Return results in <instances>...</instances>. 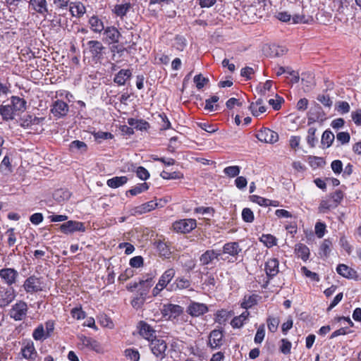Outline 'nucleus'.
I'll return each mask as SVG.
<instances>
[{
	"label": "nucleus",
	"mask_w": 361,
	"mask_h": 361,
	"mask_svg": "<svg viewBox=\"0 0 361 361\" xmlns=\"http://www.w3.org/2000/svg\"><path fill=\"white\" fill-rule=\"evenodd\" d=\"M317 128L314 127L309 128L306 137L307 142L310 147H314L318 142V138L316 137Z\"/></svg>",
	"instance_id": "41"
},
{
	"label": "nucleus",
	"mask_w": 361,
	"mask_h": 361,
	"mask_svg": "<svg viewBox=\"0 0 361 361\" xmlns=\"http://www.w3.org/2000/svg\"><path fill=\"white\" fill-rule=\"evenodd\" d=\"M275 16L281 22L290 23L291 15L286 11L278 12L276 13Z\"/></svg>",
	"instance_id": "63"
},
{
	"label": "nucleus",
	"mask_w": 361,
	"mask_h": 361,
	"mask_svg": "<svg viewBox=\"0 0 361 361\" xmlns=\"http://www.w3.org/2000/svg\"><path fill=\"white\" fill-rule=\"evenodd\" d=\"M11 102L12 108L13 109L15 112L17 111H24L26 109V102L25 99L16 97L13 96L11 98Z\"/></svg>",
	"instance_id": "32"
},
{
	"label": "nucleus",
	"mask_w": 361,
	"mask_h": 361,
	"mask_svg": "<svg viewBox=\"0 0 361 361\" xmlns=\"http://www.w3.org/2000/svg\"><path fill=\"white\" fill-rule=\"evenodd\" d=\"M150 349L152 353L160 359H163L165 357V352L167 348L166 342L161 338L152 339L150 344Z\"/></svg>",
	"instance_id": "8"
},
{
	"label": "nucleus",
	"mask_w": 361,
	"mask_h": 361,
	"mask_svg": "<svg viewBox=\"0 0 361 361\" xmlns=\"http://www.w3.org/2000/svg\"><path fill=\"white\" fill-rule=\"evenodd\" d=\"M301 271L306 277L310 278L312 281L317 282L319 281L318 274L315 272L310 271L307 267H302L301 268Z\"/></svg>",
	"instance_id": "60"
},
{
	"label": "nucleus",
	"mask_w": 361,
	"mask_h": 361,
	"mask_svg": "<svg viewBox=\"0 0 361 361\" xmlns=\"http://www.w3.org/2000/svg\"><path fill=\"white\" fill-rule=\"evenodd\" d=\"M87 44L89 51L93 59H99L102 58L105 47L101 42L97 40H90Z\"/></svg>",
	"instance_id": "13"
},
{
	"label": "nucleus",
	"mask_w": 361,
	"mask_h": 361,
	"mask_svg": "<svg viewBox=\"0 0 361 361\" xmlns=\"http://www.w3.org/2000/svg\"><path fill=\"white\" fill-rule=\"evenodd\" d=\"M208 81L209 80L204 78L201 74L197 75L194 77V82L196 84V87L199 90L202 89Z\"/></svg>",
	"instance_id": "64"
},
{
	"label": "nucleus",
	"mask_w": 361,
	"mask_h": 361,
	"mask_svg": "<svg viewBox=\"0 0 361 361\" xmlns=\"http://www.w3.org/2000/svg\"><path fill=\"white\" fill-rule=\"evenodd\" d=\"M337 207L331 196L327 195L322 200L319 207V211L322 213H326L327 211L335 209Z\"/></svg>",
	"instance_id": "26"
},
{
	"label": "nucleus",
	"mask_w": 361,
	"mask_h": 361,
	"mask_svg": "<svg viewBox=\"0 0 361 361\" xmlns=\"http://www.w3.org/2000/svg\"><path fill=\"white\" fill-rule=\"evenodd\" d=\"M257 295H252L248 296H245L243 302H241V307L247 310L249 308H251L252 306L257 304Z\"/></svg>",
	"instance_id": "42"
},
{
	"label": "nucleus",
	"mask_w": 361,
	"mask_h": 361,
	"mask_svg": "<svg viewBox=\"0 0 361 361\" xmlns=\"http://www.w3.org/2000/svg\"><path fill=\"white\" fill-rule=\"evenodd\" d=\"M208 311L207 306L204 303L192 302L188 307L187 312L192 317H199Z\"/></svg>",
	"instance_id": "14"
},
{
	"label": "nucleus",
	"mask_w": 361,
	"mask_h": 361,
	"mask_svg": "<svg viewBox=\"0 0 361 361\" xmlns=\"http://www.w3.org/2000/svg\"><path fill=\"white\" fill-rule=\"evenodd\" d=\"M140 334L145 339L151 342L152 339H154L155 331L147 323L141 322Z\"/></svg>",
	"instance_id": "24"
},
{
	"label": "nucleus",
	"mask_w": 361,
	"mask_h": 361,
	"mask_svg": "<svg viewBox=\"0 0 361 361\" xmlns=\"http://www.w3.org/2000/svg\"><path fill=\"white\" fill-rule=\"evenodd\" d=\"M175 274L176 271L173 268L166 270L159 279V286H161V288H166L170 281L173 279Z\"/></svg>",
	"instance_id": "23"
},
{
	"label": "nucleus",
	"mask_w": 361,
	"mask_h": 361,
	"mask_svg": "<svg viewBox=\"0 0 361 361\" xmlns=\"http://www.w3.org/2000/svg\"><path fill=\"white\" fill-rule=\"evenodd\" d=\"M90 29L96 33H100L104 30V25L101 19L96 16H92L89 20Z\"/></svg>",
	"instance_id": "31"
},
{
	"label": "nucleus",
	"mask_w": 361,
	"mask_h": 361,
	"mask_svg": "<svg viewBox=\"0 0 361 361\" xmlns=\"http://www.w3.org/2000/svg\"><path fill=\"white\" fill-rule=\"evenodd\" d=\"M190 281L183 277L177 278L173 283L170 285L169 290L171 291L176 290L177 289H185L190 286Z\"/></svg>",
	"instance_id": "28"
},
{
	"label": "nucleus",
	"mask_w": 361,
	"mask_h": 361,
	"mask_svg": "<svg viewBox=\"0 0 361 361\" xmlns=\"http://www.w3.org/2000/svg\"><path fill=\"white\" fill-rule=\"evenodd\" d=\"M145 300V296L142 293H140L135 297L131 301L132 306L135 309L140 308L144 304Z\"/></svg>",
	"instance_id": "54"
},
{
	"label": "nucleus",
	"mask_w": 361,
	"mask_h": 361,
	"mask_svg": "<svg viewBox=\"0 0 361 361\" xmlns=\"http://www.w3.org/2000/svg\"><path fill=\"white\" fill-rule=\"evenodd\" d=\"M28 307L25 302L18 300L9 310V317L15 321H21L26 317Z\"/></svg>",
	"instance_id": "1"
},
{
	"label": "nucleus",
	"mask_w": 361,
	"mask_h": 361,
	"mask_svg": "<svg viewBox=\"0 0 361 361\" xmlns=\"http://www.w3.org/2000/svg\"><path fill=\"white\" fill-rule=\"evenodd\" d=\"M50 111L55 117L61 118L68 114L69 106L66 102L57 99L53 102Z\"/></svg>",
	"instance_id": "10"
},
{
	"label": "nucleus",
	"mask_w": 361,
	"mask_h": 361,
	"mask_svg": "<svg viewBox=\"0 0 361 361\" xmlns=\"http://www.w3.org/2000/svg\"><path fill=\"white\" fill-rule=\"evenodd\" d=\"M149 186L147 183H139L134 186L133 188L129 190L127 193H130L131 195H137L142 192L147 190Z\"/></svg>",
	"instance_id": "46"
},
{
	"label": "nucleus",
	"mask_w": 361,
	"mask_h": 361,
	"mask_svg": "<svg viewBox=\"0 0 361 361\" xmlns=\"http://www.w3.org/2000/svg\"><path fill=\"white\" fill-rule=\"evenodd\" d=\"M23 287L27 293L32 294L42 291L44 290V285L41 278L33 275L25 279Z\"/></svg>",
	"instance_id": "2"
},
{
	"label": "nucleus",
	"mask_w": 361,
	"mask_h": 361,
	"mask_svg": "<svg viewBox=\"0 0 361 361\" xmlns=\"http://www.w3.org/2000/svg\"><path fill=\"white\" fill-rule=\"evenodd\" d=\"M271 54L273 56H282L287 52V49L284 46L273 44L270 47Z\"/></svg>",
	"instance_id": "47"
},
{
	"label": "nucleus",
	"mask_w": 361,
	"mask_h": 361,
	"mask_svg": "<svg viewBox=\"0 0 361 361\" xmlns=\"http://www.w3.org/2000/svg\"><path fill=\"white\" fill-rule=\"evenodd\" d=\"M279 260L276 258H271L267 261L265 263V271L269 278L271 279L279 273Z\"/></svg>",
	"instance_id": "17"
},
{
	"label": "nucleus",
	"mask_w": 361,
	"mask_h": 361,
	"mask_svg": "<svg viewBox=\"0 0 361 361\" xmlns=\"http://www.w3.org/2000/svg\"><path fill=\"white\" fill-rule=\"evenodd\" d=\"M315 234L319 238H322L326 232V225L324 223L322 222H317L315 224Z\"/></svg>",
	"instance_id": "62"
},
{
	"label": "nucleus",
	"mask_w": 361,
	"mask_h": 361,
	"mask_svg": "<svg viewBox=\"0 0 361 361\" xmlns=\"http://www.w3.org/2000/svg\"><path fill=\"white\" fill-rule=\"evenodd\" d=\"M260 241L267 247H271L276 245L277 239L271 234H263L260 238Z\"/></svg>",
	"instance_id": "44"
},
{
	"label": "nucleus",
	"mask_w": 361,
	"mask_h": 361,
	"mask_svg": "<svg viewBox=\"0 0 361 361\" xmlns=\"http://www.w3.org/2000/svg\"><path fill=\"white\" fill-rule=\"evenodd\" d=\"M334 138L335 137L332 132L330 130H325L322 136V145L326 146V147H329L331 145Z\"/></svg>",
	"instance_id": "45"
},
{
	"label": "nucleus",
	"mask_w": 361,
	"mask_h": 361,
	"mask_svg": "<svg viewBox=\"0 0 361 361\" xmlns=\"http://www.w3.org/2000/svg\"><path fill=\"white\" fill-rule=\"evenodd\" d=\"M219 101V97L214 95L209 99H206L204 109L209 111L215 110L214 104Z\"/></svg>",
	"instance_id": "57"
},
{
	"label": "nucleus",
	"mask_w": 361,
	"mask_h": 361,
	"mask_svg": "<svg viewBox=\"0 0 361 361\" xmlns=\"http://www.w3.org/2000/svg\"><path fill=\"white\" fill-rule=\"evenodd\" d=\"M240 167L238 166H230L224 169V173L230 178H234L239 175Z\"/></svg>",
	"instance_id": "48"
},
{
	"label": "nucleus",
	"mask_w": 361,
	"mask_h": 361,
	"mask_svg": "<svg viewBox=\"0 0 361 361\" xmlns=\"http://www.w3.org/2000/svg\"><path fill=\"white\" fill-rule=\"evenodd\" d=\"M126 357L131 361H139L140 353L137 350L128 348L125 350Z\"/></svg>",
	"instance_id": "53"
},
{
	"label": "nucleus",
	"mask_w": 361,
	"mask_h": 361,
	"mask_svg": "<svg viewBox=\"0 0 361 361\" xmlns=\"http://www.w3.org/2000/svg\"><path fill=\"white\" fill-rule=\"evenodd\" d=\"M16 293L13 288H0V308L8 307L16 298Z\"/></svg>",
	"instance_id": "7"
},
{
	"label": "nucleus",
	"mask_w": 361,
	"mask_h": 361,
	"mask_svg": "<svg viewBox=\"0 0 361 361\" xmlns=\"http://www.w3.org/2000/svg\"><path fill=\"white\" fill-rule=\"evenodd\" d=\"M284 101V99L281 97L276 95V99H270L268 102L269 105H271L274 110H279L281 109V103Z\"/></svg>",
	"instance_id": "61"
},
{
	"label": "nucleus",
	"mask_w": 361,
	"mask_h": 361,
	"mask_svg": "<svg viewBox=\"0 0 361 361\" xmlns=\"http://www.w3.org/2000/svg\"><path fill=\"white\" fill-rule=\"evenodd\" d=\"M49 337L50 336L47 335L43 324L38 325L32 332V338L35 341H42Z\"/></svg>",
	"instance_id": "35"
},
{
	"label": "nucleus",
	"mask_w": 361,
	"mask_h": 361,
	"mask_svg": "<svg viewBox=\"0 0 361 361\" xmlns=\"http://www.w3.org/2000/svg\"><path fill=\"white\" fill-rule=\"evenodd\" d=\"M197 226L196 220L194 219H184L175 221L173 224V229L177 233H188Z\"/></svg>",
	"instance_id": "4"
},
{
	"label": "nucleus",
	"mask_w": 361,
	"mask_h": 361,
	"mask_svg": "<svg viewBox=\"0 0 361 361\" xmlns=\"http://www.w3.org/2000/svg\"><path fill=\"white\" fill-rule=\"evenodd\" d=\"M263 103L262 98H259L255 102L251 103L250 109L254 116H259L266 111L267 108L263 105Z\"/></svg>",
	"instance_id": "27"
},
{
	"label": "nucleus",
	"mask_w": 361,
	"mask_h": 361,
	"mask_svg": "<svg viewBox=\"0 0 361 361\" xmlns=\"http://www.w3.org/2000/svg\"><path fill=\"white\" fill-rule=\"evenodd\" d=\"M223 334L219 330H213L209 335V345L212 349L219 348L222 345Z\"/></svg>",
	"instance_id": "19"
},
{
	"label": "nucleus",
	"mask_w": 361,
	"mask_h": 361,
	"mask_svg": "<svg viewBox=\"0 0 361 361\" xmlns=\"http://www.w3.org/2000/svg\"><path fill=\"white\" fill-rule=\"evenodd\" d=\"M272 85V80H268L264 83H259L256 87L255 90L262 97H267L269 96V92L274 94Z\"/></svg>",
	"instance_id": "22"
},
{
	"label": "nucleus",
	"mask_w": 361,
	"mask_h": 361,
	"mask_svg": "<svg viewBox=\"0 0 361 361\" xmlns=\"http://www.w3.org/2000/svg\"><path fill=\"white\" fill-rule=\"evenodd\" d=\"M28 8L32 14H37L44 18H46L49 13L47 0H29Z\"/></svg>",
	"instance_id": "5"
},
{
	"label": "nucleus",
	"mask_w": 361,
	"mask_h": 361,
	"mask_svg": "<svg viewBox=\"0 0 361 361\" xmlns=\"http://www.w3.org/2000/svg\"><path fill=\"white\" fill-rule=\"evenodd\" d=\"M15 111L11 105H0V114L3 120L8 121L14 118Z\"/></svg>",
	"instance_id": "36"
},
{
	"label": "nucleus",
	"mask_w": 361,
	"mask_h": 361,
	"mask_svg": "<svg viewBox=\"0 0 361 361\" xmlns=\"http://www.w3.org/2000/svg\"><path fill=\"white\" fill-rule=\"evenodd\" d=\"M42 118L32 116L31 115H25L20 118V125L23 128H27L31 125H36L39 123Z\"/></svg>",
	"instance_id": "37"
},
{
	"label": "nucleus",
	"mask_w": 361,
	"mask_h": 361,
	"mask_svg": "<svg viewBox=\"0 0 361 361\" xmlns=\"http://www.w3.org/2000/svg\"><path fill=\"white\" fill-rule=\"evenodd\" d=\"M19 274L13 268H3L0 269V279L7 287L13 288L18 281Z\"/></svg>",
	"instance_id": "3"
},
{
	"label": "nucleus",
	"mask_w": 361,
	"mask_h": 361,
	"mask_svg": "<svg viewBox=\"0 0 361 361\" xmlns=\"http://www.w3.org/2000/svg\"><path fill=\"white\" fill-rule=\"evenodd\" d=\"M186 39L181 36L175 38L173 47L178 51H183L186 47Z\"/></svg>",
	"instance_id": "55"
},
{
	"label": "nucleus",
	"mask_w": 361,
	"mask_h": 361,
	"mask_svg": "<svg viewBox=\"0 0 361 361\" xmlns=\"http://www.w3.org/2000/svg\"><path fill=\"white\" fill-rule=\"evenodd\" d=\"M6 235L8 236L7 243L8 246H13L17 240L16 234L14 232V228H8L6 232Z\"/></svg>",
	"instance_id": "58"
},
{
	"label": "nucleus",
	"mask_w": 361,
	"mask_h": 361,
	"mask_svg": "<svg viewBox=\"0 0 361 361\" xmlns=\"http://www.w3.org/2000/svg\"><path fill=\"white\" fill-rule=\"evenodd\" d=\"M250 200L252 202L256 203L260 206L267 207V206H269V199H266L264 197H260V196H258L256 195H250Z\"/></svg>",
	"instance_id": "52"
},
{
	"label": "nucleus",
	"mask_w": 361,
	"mask_h": 361,
	"mask_svg": "<svg viewBox=\"0 0 361 361\" xmlns=\"http://www.w3.org/2000/svg\"><path fill=\"white\" fill-rule=\"evenodd\" d=\"M336 271L339 275L349 279H356L357 276L355 270L344 264H338L336 268Z\"/></svg>",
	"instance_id": "20"
},
{
	"label": "nucleus",
	"mask_w": 361,
	"mask_h": 361,
	"mask_svg": "<svg viewBox=\"0 0 361 361\" xmlns=\"http://www.w3.org/2000/svg\"><path fill=\"white\" fill-rule=\"evenodd\" d=\"M132 76L129 69H121L114 77V81L118 85H124L126 82Z\"/></svg>",
	"instance_id": "25"
},
{
	"label": "nucleus",
	"mask_w": 361,
	"mask_h": 361,
	"mask_svg": "<svg viewBox=\"0 0 361 361\" xmlns=\"http://www.w3.org/2000/svg\"><path fill=\"white\" fill-rule=\"evenodd\" d=\"M256 136L259 141L266 143H274L279 140L277 133L269 128H263L260 130Z\"/></svg>",
	"instance_id": "12"
},
{
	"label": "nucleus",
	"mask_w": 361,
	"mask_h": 361,
	"mask_svg": "<svg viewBox=\"0 0 361 361\" xmlns=\"http://www.w3.org/2000/svg\"><path fill=\"white\" fill-rule=\"evenodd\" d=\"M104 30V35L109 44L118 42L121 33L116 27L109 26L106 27Z\"/></svg>",
	"instance_id": "16"
},
{
	"label": "nucleus",
	"mask_w": 361,
	"mask_h": 361,
	"mask_svg": "<svg viewBox=\"0 0 361 361\" xmlns=\"http://www.w3.org/2000/svg\"><path fill=\"white\" fill-rule=\"evenodd\" d=\"M162 315L169 320L178 319L183 313V307L175 304H166L161 310Z\"/></svg>",
	"instance_id": "6"
},
{
	"label": "nucleus",
	"mask_w": 361,
	"mask_h": 361,
	"mask_svg": "<svg viewBox=\"0 0 361 361\" xmlns=\"http://www.w3.org/2000/svg\"><path fill=\"white\" fill-rule=\"evenodd\" d=\"M332 245V243L329 239H325L322 242L320 246V254L323 255L324 257L329 256L331 252V247Z\"/></svg>",
	"instance_id": "49"
},
{
	"label": "nucleus",
	"mask_w": 361,
	"mask_h": 361,
	"mask_svg": "<svg viewBox=\"0 0 361 361\" xmlns=\"http://www.w3.org/2000/svg\"><path fill=\"white\" fill-rule=\"evenodd\" d=\"M295 252L297 256L303 261H307L309 259L310 250L305 245L302 243L295 245Z\"/></svg>",
	"instance_id": "34"
},
{
	"label": "nucleus",
	"mask_w": 361,
	"mask_h": 361,
	"mask_svg": "<svg viewBox=\"0 0 361 361\" xmlns=\"http://www.w3.org/2000/svg\"><path fill=\"white\" fill-rule=\"evenodd\" d=\"M242 219L245 222L252 223L254 219V213L250 208H244L242 211Z\"/></svg>",
	"instance_id": "50"
},
{
	"label": "nucleus",
	"mask_w": 361,
	"mask_h": 361,
	"mask_svg": "<svg viewBox=\"0 0 361 361\" xmlns=\"http://www.w3.org/2000/svg\"><path fill=\"white\" fill-rule=\"evenodd\" d=\"M69 149L73 153L82 154L87 151V146L82 141L74 140L70 143Z\"/></svg>",
	"instance_id": "33"
},
{
	"label": "nucleus",
	"mask_w": 361,
	"mask_h": 361,
	"mask_svg": "<svg viewBox=\"0 0 361 361\" xmlns=\"http://www.w3.org/2000/svg\"><path fill=\"white\" fill-rule=\"evenodd\" d=\"M241 252V248L238 243L236 242H230L226 243L223 246V250L221 251L223 254L229 255L231 257H236Z\"/></svg>",
	"instance_id": "21"
},
{
	"label": "nucleus",
	"mask_w": 361,
	"mask_h": 361,
	"mask_svg": "<svg viewBox=\"0 0 361 361\" xmlns=\"http://www.w3.org/2000/svg\"><path fill=\"white\" fill-rule=\"evenodd\" d=\"M128 181L126 176H116L107 180L106 184L111 188H117L126 184Z\"/></svg>",
	"instance_id": "39"
},
{
	"label": "nucleus",
	"mask_w": 361,
	"mask_h": 361,
	"mask_svg": "<svg viewBox=\"0 0 361 361\" xmlns=\"http://www.w3.org/2000/svg\"><path fill=\"white\" fill-rule=\"evenodd\" d=\"M78 339L80 341V344L84 348H87L97 352L99 351L100 345L95 339L83 335L79 336Z\"/></svg>",
	"instance_id": "18"
},
{
	"label": "nucleus",
	"mask_w": 361,
	"mask_h": 361,
	"mask_svg": "<svg viewBox=\"0 0 361 361\" xmlns=\"http://www.w3.org/2000/svg\"><path fill=\"white\" fill-rule=\"evenodd\" d=\"M61 231L66 234L74 233L75 231L84 232L85 227L82 222L76 221H68L61 225Z\"/></svg>",
	"instance_id": "11"
},
{
	"label": "nucleus",
	"mask_w": 361,
	"mask_h": 361,
	"mask_svg": "<svg viewBox=\"0 0 361 361\" xmlns=\"http://www.w3.org/2000/svg\"><path fill=\"white\" fill-rule=\"evenodd\" d=\"M20 352L23 358L30 361H34L37 356V352L35 348L33 342L31 341L27 342L23 345Z\"/></svg>",
	"instance_id": "15"
},
{
	"label": "nucleus",
	"mask_w": 361,
	"mask_h": 361,
	"mask_svg": "<svg viewBox=\"0 0 361 361\" xmlns=\"http://www.w3.org/2000/svg\"><path fill=\"white\" fill-rule=\"evenodd\" d=\"M249 316L250 312L247 310H245L239 316L235 317L231 320V325L233 328L239 329L243 326L245 321L247 320Z\"/></svg>",
	"instance_id": "30"
},
{
	"label": "nucleus",
	"mask_w": 361,
	"mask_h": 361,
	"mask_svg": "<svg viewBox=\"0 0 361 361\" xmlns=\"http://www.w3.org/2000/svg\"><path fill=\"white\" fill-rule=\"evenodd\" d=\"M156 247L159 252L160 255L165 258L169 257L171 252L169 245L161 240H157L155 242Z\"/></svg>",
	"instance_id": "40"
},
{
	"label": "nucleus",
	"mask_w": 361,
	"mask_h": 361,
	"mask_svg": "<svg viewBox=\"0 0 361 361\" xmlns=\"http://www.w3.org/2000/svg\"><path fill=\"white\" fill-rule=\"evenodd\" d=\"M128 123L138 130H147L149 127V123L143 120H138L135 118H129L128 120Z\"/></svg>",
	"instance_id": "43"
},
{
	"label": "nucleus",
	"mask_w": 361,
	"mask_h": 361,
	"mask_svg": "<svg viewBox=\"0 0 361 361\" xmlns=\"http://www.w3.org/2000/svg\"><path fill=\"white\" fill-rule=\"evenodd\" d=\"M267 322L268 329L273 333L276 331L279 324V319L277 317H269Z\"/></svg>",
	"instance_id": "51"
},
{
	"label": "nucleus",
	"mask_w": 361,
	"mask_h": 361,
	"mask_svg": "<svg viewBox=\"0 0 361 361\" xmlns=\"http://www.w3.org/2000/svg\"><path fill=\"white\" fill-rule=\"evenodd\" d=\"M13 171L11 161L8 156L6 155L0 164V172L4 175L8 176Z\"/></svg>",
	"instance_id": "38"
},
{
	"label": "nucleus",
	"mask_w": 361,
	"mask_h": 361,
	"mask_svg": "<svg viewBox=\"0 0 361 361\" xmlns=\"http://www.w3.org/2000/svg\"><path fill=\"white\" fill-rule=\"evenodd\" d=\"M281 345L280 346L281 352L282 353H283L284 355L289 354L290 353V349H291V346H292L291 343L286 338L281 339Z\"/></svg>",
	"instance_id": "59"
},
{
	"label": "nucleus",
	"mask_w": 361,
	"mask_h": 361,
	"mask_svg": "<svg viewBox=\"0 0 361 361\" xmlns=\"http://www.w3.org/2000/svg\"><path fill=\"white\" fill-rule=\"evenodd\" d=\"M131 8L130 3H125L121 4H116L112 9L113 13L116 16L123 18Z\"/></svg>",
	"instance_id": "29"
},
{
	"label": "nucleus",
	"mask_w": 361,
	"mask_h": 361,
	"mask_svg": "<svg viewBox=\"0 0 361 361\" xmlns=\"http://www.w3.org/2000/svg\"><path fill=\"white\" fill-rule=\"evenodd\" d=\"M129 264L133 268H140L144 265V259L142 256H135L130 259Z\"/></svg>",
	"instance_id": "56"
},
{
	"label": "nucleus",
	"mask_w": 361,
	"mask_h": 361,
	"mask_svg": "<svg viewBox=\"0 0 361 361\" xmlns=\"http://www.w3.org/2000/svg\"><path fill=\"white\" fill-rule=\"evenodd\" d=\"M222 253L219 250H207L200 257V262L202 265H209L212 264L214 260H219V257L225 260L226 259L221 257Z\"/></svg>",
	"instance_id": "9"
}]
</instances>
